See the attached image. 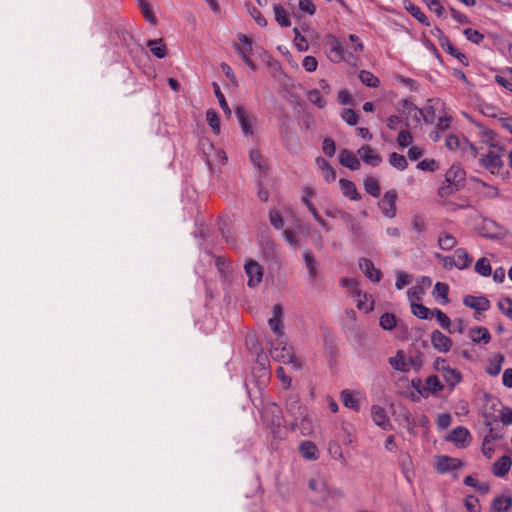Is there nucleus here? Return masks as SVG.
<instances>
[{
    "instance_id": "1",
    "label": "nucleus",
    "mask_w": 512,
    "mask_h": 512,
    "mask_svg": "<svg viewBox=\"0 0 512 512\" xmlns=\"http://www.w3.org/2000/svg\"><path fill=\"white\" fill-rule=\"evenodd\" d=\"M270 354L276 361L289 364L295 370H299L302 367L301 361L294 355L293 348L287 345L283 339H278L276 345H272Z\"/></svg>"
},
{
    "instance_id": "2",
    "label": "nucleus",
    "mask_w": 512,
    "mask_h": 512,
    "mask_svg": "<svg viewBox=\"0 0 512 512\" xmlns=\"http://www.w3.org/2000/svg\"><path fill=\"white\" fill-rule=\"evenodd\" d=\"M445 146L450 151L461 150L463 157L467 160H474L478 158V149L469 140L461 139L458 135L450 134L446 137Z\"/></svg>"
},
{
    "instance_id": "3",
    "label": "nucleus",
    "mask_w": 512,
    "mask_h": 512,
    "mask_svg": "<svg viewBox=\"0 0 512 512\" xmlns=\"http://www.w3.org/2000/svg\"><path fill=\"white\" fill-rule=\"evenodd\" d=\"M202 149L211 171H215L226 164L227 156L222 149L215 148L209 141L202 143Z\"/></svg>"
},
{
    "instance_id": "4",
    "label": "nucleus",
    "mask_w": 512,
    "mask_h": 512,
    "mask_svg": "<svg viewBox=\"0 0 512 512\" xmlns=\"http://www.w3.org/2000/svg\"><path fill=\"white\" fill-rule=\"evenodd\" d=\"M479 165L491 174H499L504 166L502 155L495 150L489 149L478 158Z\"/></svg>"
},
{
    "instance_id": "5",
    "label": "nucleus",
    "mask_w": 512,
    "mask_h": 512,
    "mask_svg": "<svg viewBox=\"0 0 512 512\" xmlns=\"http://www.w3.org/2000/svg\"><path fill=\"white\" fill-rule=\"evenodd\" d=\"M238 40L241 43L235 45V50L240 55L245 64L253 71L257 69L256 64L251 60V55L253 54V46L252 41L244 34L238 35Z\"/></svg>"
},
{
    "instance_id": "6",
    "label": "nucleus",
    "mask_w": 512,
    "mask_h": 512,
    "mask_svg": "<svg viewBox=\"0 0 512 512\" xmlns=\"http://www.w3.org/2000/svg\"><path fill=\"white\" fill-rule=\"evenodd\" d=\"M244 270L248 278V287H257L262 282L264 269L257 261L253 259L247 260L244 265Z\"/></svg>"
},
{
    "instance_id": "7",
    "label": "nucleus",
    "mask_w": 512,
    "mask_h": 512,
    "mask_svg": "<svg viewBox=\"0 0 512 512\" xmlns=\"http://www.w3.org/2000/svg\"><path fill=\"white\" fill-rule=\"evenodd\" d=\"M396 202H397V192L392 189L384 193L382 199L379 202V207L381 209L382 214L389 219H392L396 216Z\"/></svg>"
},
{
    "instance_id": "8",
    "label": "nucleus",
    "mask_w": 512,
    "mask_h": 512,
    "mask_svg": "<svg viewBox=\"0 0 512 512\" xmlns=\"http://www.w3.org/2000/svg\"><path fill=\"white\" fill-rule=\"evenodd\" d=\"M328 45H329L328 57L332 62L340 63L341 61L346 60V52L338 38H336L333 35H329L328 36ZM347 61L351 62L353 60L348 57Z\"/></svg>"
},
{
    "instance_id": "9",
    "label": "nucleus",
    "mask_w": 512,
    "mask_h": 512,
    "mask_svg": "<svg viewBox=\"0 0 512 512\" xmlns=\"http://www.w3.org/2000/svg\"><path fill=\"white\" fill-rule=\"evenodd\" d=\"M421 381L417 380V387ZM421 396L427 398L430 394H437L444 389V385L439 380L438 376L430 375L426 378L425 384L421 388H417Z\"/></svg>"
},
{
    "instance_id": "10",
    "label": "nucleus",
    "mask_w": 512,
    "mask_h": 512,
    "mask_svg": "<svg viewBox=\"0 0 512 512\" xmlns=\"http://www.w3.org/2000/svg\"><path fill=\"white\" fill-rule=\"evenodd\" d=\"M471 435L466 427L454 428L446 437V440L454 443L459 448H465L470 443Z\"/></svg>"
},
{
    "instance_id": "11",
    "label": "nucleus",
    "mask_w": 512,
    "mask_h": 512,
    "mask_svg": "<svg viewBox=\"0 0 512 512\" xmlns=\"http://www.w3.org/2000/svg\"><path fill=\"white\" fill-rule=\"evenodd\" d=\"M282 315L283 309L280 304H276L273 307V316L268 320V325L270 329L276 334V336L282 339L283 332V324H282Z\"/></svg>"
},
{
    "instance_id": "12",
    "label": "nucleus",
    "mask_w": 512,
    "mask_h": 512,
    "mask_svg": "<svg viewBox=\"0 0 512 512\" xmlns=\"http://www.w3.org/2000/svg\"><path fill=\"white\" fill-rule=\"evenodd\" d=\"M358 265L360 270L365 274V276L373 281L379 282L382 278V272L376 268L373 262L367 258H360L358 261Z\"/></svg>"
},
{
    "instance_id": "13",
    "label": "nucleus",
    "mask_w": 512,
    "mask_h": 512,
    "mask_svg": "<svg viewBox=\"0 0 512 512\" xmlns=\"http://www.w3.org/2000/svg\"><path fill=\"white\" fill-rule=\"evenodd\" d=\"M357 153L365 164L372 167H376L382 162L381 156L369 145L361 146Z\"/></svg>"
},
{
    "instance_id": "14",
    "label": "nucleus",
    "mask_w": 512,
    "mask_h": 512,
    "mask_svg": "<svg viewBox=\"0 0 512 512\" xmlns=\"http://www.w3.org/2000/svg\"><path fill=\"white\" fill-rule=\"evenodd\" d=\"M431 343L433 348L441 353L448 352L452 347V340L439 330L431 333Z\"/></svg>"
},
{
    "instance_id": "15",
    "label": "nucleus",
    "mask_w": 512,
    "mask_h": 512,
    "mask_svg": "<svg viewBox=\"0 0 512 512\" xmlns=\"http://www.w3.org/2000/svg\"><path fill=\"white\" fill-rule=\"evenodd\" d=\"M462 466V462L457 458L449 456H438L436 461V469L439 473H447L457 470Z\"/></svg>"
},
{
    "instance_id": "16",
    "label": "nucleus",
    "mask_w": 512,
    "mask_h": 512,
    "mask_svg": "<svg viewBox=\"0 0 512 512\" xmlns=\"http://www.w3.org/2000/svg\"><path fill=\"white\" fill-rule=\"evenodd\" d=\"M463 304L478 312L487 311L490 308V302L483 296L467 295L463 298Z\"/></svg>"
},
{
    "instance_id": "17",
    "label": "nucleus",
    "mask_w": 512,
    "mask_h": 512,
    "mask_svg": "<svg viewBox=\"0 0 512 512\" xmlns=\"http://www.w3.org/2000/svg\"><path fill=\"white\" fill-rule=\"evenodd\" d=\"M235 115L238 119V122L241 126L242 132L245 136H252L253 135V127H252V121L247 114V111L244 107L238 106L235 109Z\"/></svg>"
},
{
    "instance_id": "18",
    "label": "nucleus",
    "mask_w": 512,
    "mask_h": 512,
    "mask_svg": "<svg viewBox=\"0 0 512 512\" xmlns=\"http://www.w3.org/2000/svg\"><path fill=\"white\" fill-rule=\"evenodd\" d=\"M339 163L352 170V171H355V170H358L360 168V161L359 159L356 157V155L351 152L350 150L348 149H343L340 151L339 153Z\"/></svg>"
},
{
    "instance_id": "19",
    "label": "nucleus",
    "mask_w": 512,
    "mask_h": 512,
    "mask_svg": "<svg viewBox=\"0 0 512 512\" xmlns=\"http://www.w3.org/2000/svg\"><path fill=\"white\" fill-rule=\"evenodd\" d=\"M512 465V459L508 455L500 457L492 467L493 474L496 477H504L509 472Z\"/></svg>"
},
{
    "instance_id": "20",
    "label": "nucleus",
    "mask_w": 512,
    "mask_h": 512,
    "mask_svg": "<svg viewBox=\"0 0 512 512\" xmlns=\"http://www.w3.org/2000/svg\"><path fill=\"white\" fill-rule=\"evenodd\" d=\"M371 414L372 419L377 426L381 427L384 430L390 427V420L384 408L374 405L371 408Z\"/></svg>"
},
{
    "instance_id": "21",
    "label": "nucleus",
    "mask_w": 512,
    "mask_h": 512,
    "mask_svg": "<svg viewBox=\"0 0 512 512\" xmlns=\"http://www.w3.org/2000/svg\"><path fill=\"white\" fill-rule=\"evenodd\" d=\"M303 259L305 262L306 269L308 271V275L312 281H314L318 274V263L311 252V250L306 249L303 251Z\"/></svg>"
},
{
    "instance_id": "22",
    "label": "nucleus",
    "mask_w": 512,
    "mask_h": 512,
    "mask_svg": "<svg viewBox=\"0 0 512 512\" xmlns=\"http://www.w3.org/2000/svg\"><path fill=\"white\" fill-rule=\"evenodd\" d=\"M301 456L307 460H317L319 458V450L312 441H303L299 445Z\"/></svg>"
},
{
    "instance_id": "23",
    "label": "nucleus",
    "mask_w": 512,
    "mask_h": 512,
    "mask_svg": "<svg viewBox=\"0 0 512 512\" xmlns=\"http://www.w3.org/2000/svg\"><path fill=\"white\" fill-rule=\"evenodd\" d=\"M469 337L474 343L488 344L491 340V334L485 327H474L469 331Z\"/></svg>"
},
{
    "instance_id": "24",
    "label": "nucleus",
    "mask_w": 512,
    "mask_h": 512,
    "mask_svg": "<svg viewBox=\"0 0 512 512\" xmlns=\"http://www.w3.org/2000/svg\"><path fill=\"white\" fill-rule=\"evenodd\" d=\"M465 172L458 165H452L445 174V181L453 183L459 187L460 183L464 180Z\"/></svg>"
},
{
    "instance_id": "25",
    "label": "nucleus",
    "mask_w": 512,
    "mask_h": 512,
    "mask_svg": "<svg viewBox=\"0 0 512 512\" xmlns=\"http://www.w3.org/2000/svg\"><path fill=\"white\" fill-rule=\"evenodd\" d=\"M357 297V308L359 310L364 311L365 313H369L374 308V300L372 295L367 293H362L360 290L356 291Z\"/></svg>"
},
{
    "instance_id": "26",
    "label": "nucleus",
    "mask_w": 512,
    "mask_h": 512,
    "mask_svg": "<svg viewBox=\"0 0 512 512\" xmlns=\"http://www.w3.org/2000/svg\"><path fill=\"white\" fill-rule=\"evenodd\" d=\"M285 408H286L287 413L293 417L302 415V413L304 412L300 405L299 396L296 394H291L287 397L286 403H285Z\"/></svg>"
},
{
    "instance_id": "27",
    "label": "nucleus",
    "mask_w": 512,
    "mask_h": 512,
    "mask_svg": "<svg viewBox=\"0 0 512 512\" xmlns=\"http://www.w3.org/2000/svg\"><path fill=\"white\" fill-rule=\"evenodd\" d=\"M339 184L343 195L352 201L360 199V194L357 191L356 185L347 179H340Z\"/></svg>"
},
{
    "instance_id": "28",
    "label": "nucleus",
    "mask_w": 512,
    "mask_h": 512,
    "mask_svg": "<svg viewBox=\"0 0 512 512\" xmlns=\"http://www.w3.org/2000/svg\"><path fill=\"white\" fill-rule=\"evenodd\" d=\"M391 367L400 372L409 371V363L406 361L405 354L402 350H398L395 356L389 358Z\"/></svg>"
},
{
    "instance_id": "29",
    "label": "nucleus",
    "mask_w": 512,
    "mask_h": 512,
    "mask_svg": "<svg viewBox=\"0 0 512 512\" xmlns=\"http://www.w3.org/2000/svg\"><path fill=\"white\" fill-rule=\"evenodd\" d=\"M456 268L463 270L470 266L472 259L464 248H458L453 254Z\"/></svg>"
},
{
    "instance_id": "30",
    "label": "nucleus",
    "mask_w": 512,
    "mask_h": 512,
    "mask_svg": "<svg viewBox=\"0 0 512 512\" xmlns=\"http://www.w3.org/2000/svg\"><path fill=\"white\" fill-rule=\"evenodd\" d=\"M441 375L450 389H454L462 381L461 372L452 367L446 369V371L441 373Z\"/></svg>"
},
{
    "instance_id": "31",
    "label": "nucleus",
    "mask_w": 512,
    "mask_h": 512,
    "mask_svg": "<svg viewBox=\"0 0 512 512\" xmlns=\"http://www.w3.org/2000/svg\"><path fill=\"white\" fill-rule=\"evenodd\" d=\"M151 53L158 59H163L167 55V47L163 39H153L147 41Z\"/></svg>"
},
{
    "instance_id": "32",
    "label": "nucleus",
    "mask_w": 512,
    "mask_h": 512,
    "mask_svg": "<svg viewBox=\"0 0 512 512\" xmlns=\"http://www.w3.org/2000/svg\"><path fill=\"white\" fill-rule=\"evenodd\" d=\"M404 8L407 10V12L413 16L415 19H417L421 24L429 26L430 22L427 18V16L423 13V11L415 5L414 3L410 1H406L404 3Z\"/></svg>"
},
{
    "instance_id": "33",
    "label": "nucleus",
    "mask_w": 512,
    "mask_h": 512,
    "mask_svg": "<svg viewBox=\"0 0 512 512\" xmlns=\"http://www.w3.org/2000/svg\"><path fill=\"white\" fill-rule=\"evenodd\" d=\"M316 163L323 174V178L327 183L334 182L336 179V172L331 165L324 158H317Z\"/></svg>"
},
{
    "instance_id": "34",
    "label": "nucleus",
    "mask_w": 512,
    "mask_h": 512,
    "mask_svg": "<svg viewBox=\"0 0 512 512\" xmlns=\"http://www.w3.org/2000/svg\"><path fill=\"white\" fill-rule=\"evenodd\" d=\"M273 11H274L275 20L281 27H290L291 26L292 23H291L289 14L282 5L275 4L273 6Z\"/></svg>"
},
{
    "instance_id": "35",
    "label": "nucleus",
    "mask_w": 512,
    "mask_h": 512,
    "mask_svg": "<svg viewBox=\"0 0 512 512\" xmlns=\"http://www.w3.org/2000/svg\"><path fill=\"white\" fill-rule=\"evenodd\" d=\"M299 430L303 436H310L313 434V417L307 412L299 415Z\"/></svg>"
},
{
    "instance_id": "36",
    "label": "nucleus",
    "mask_w": 512,
    "mask_h": 512,
    "mask_svg": "<svg viewBox=\"0 0 512 512\" xmlns=\"http://www.w3.org/2000/svg\"><path fill=\"white\" fill-rule=\"evenodd\" d=\"M448 292L449 286L446 283L437 282L434 286L433 295L440 304L445 305L449 302Z\"/></svg>"
},
{
    "instance_id": "37",
    "label": "nucleus",
    "mask_w": 512,
    "mask_h": 512,
    "mask_svg": "<svg viewBox=\"0 0 512 512\" xmlns=\"http://www.w3.org/2000/svg\"><path fill=\"white\" fill-rule=\"evenodd\" d=\"M504 362V356L502 354H497L494 358L490 359L485 371L490 376H497L502 369V364Z\"/></svg>"
},
{
    "instance_id": "38",
    "label": "nucleus",
    "mask_w": 512,
    "mask_h": 512,
    "mask_svg": "<svg viewBox=\"0 0 512 512\" xmlns=\"http://www.w3.org/2000/svg\"><path fill=\"white\" fill-rule=\"evenodd\" d=\"M365 191L370 194L374 198H378L380 196L381 190L379 186V182L375 177L367 176L363 181Z\"/></svg>"
},
{
    "instance_id": "39",
    "label": "nucleus",
    "mask_w": 512,
    "mask_h": 512,
    "mask_svg": "<svg viewBox=\"0 0 512 512\" xmlns=\"http://www.w3.org/2000/svg\"><path fill=\"white\" fill-rule=\"evenodd\" d=\"M492 507L497 512H507L512 507L510 496H498L494 499Z\"/></svg>"
},
{
    "instance_id": "40",
    "label": "nucleus",
    "mask_w": 512,
    "mask_h": 512,
    "mask_svg": "<svg viewBox=\"0 0 512 512\" xmlns=\"http://www.w3.org/2000/svg\"><path fill=\"white\" fill-rule=\"evenodd\" d=\"M457 244L456 238L448 233H440L438 237V245L442 250L449 251L452 250Z\"/></svg>"
},
{
    "instance_id": "41",
    "label": "nucleus",
    "mask_w": 512,
    "mask_h": 512,
    "mask_svg": "<svg viewBox=\"0 0 512 512\" xmlns=\"http://www.w3.org/2000/svg\"><path fill=\"white\" fill-rule=\"evenodd\" d=\"M474 270L476 273L483 277H488L492 274L490 261L485 257H482L477 260L474 266Z\"/></svg>"
},
{
    "instance_id": "42",
    "label": "nucleus",
    "mask_w": 512,
    "mask_h": 512,
    "mask_svg": "<svg viewBox=\"0 0 512 512\" xmlns=\"http://www.w3.org/2000/svg\"><path fill=\"white\" fill-rule=\"evenodd\" d=\"M341 400L345 407L350 408L354 411L359 410V401L355 398L351 391L343 390L341 392Z\"/></svg>"
},
{
    "instance_id": "43",
    "label": "nucleus",
    "mask_w": 512,
    "mask_h": 512,
    "mask_svg": "<svg viewBox=\"0 0 512 512\" xmlns=\"http://www.w3.org/2000/svg\"><path fill=\"white\" fill-rule=\"evenodd\" d=\"M410 307H411L412 314L419 319L426 320V319H430L433 316L432 310L428 309L423 304H420V303L413 304L412 303V305Z\"/></svg>"
},
{
    "instance_id": "44",
    "label": "nucleus",
    "mask_w": 512,
    "mask_h": 512,
    "mask_svg": "<svg viewBox=\"0 0 512 512\" xmlns=\"http://www.w3.org/2000/svg\"><path fill=\"white\" fill-rule=\"evenodd\" d=\"M389 163L391 166L396 168L397 170L403 171L407 168L408 162L405 156L398 154L396 152H392L389 155Z\"/></svg>"
},
{
    "instance_id": "45",
    "label": "nucleus",
    "mask_w": 512,
    "mask_h": 512,
    "mask_svg": "<svg viewBox=\"0 0 512 512\" xmlns=\"http://www.w3.org/2000/svg\"><path fill=\"white\" fill-rule=\"evenodd\" d=\"M379 324L384 330H392L397 325L396 316L393 313H384L380 317Z\"/></svg>"
},
{
    "instance_id": "46",
    "label": "nucleus",
    "mask_w": 512,
    "mask_h": 512,
    "mask_svg": "<svg viewBox=\"0 0 512 512\" xmlns=\"http://www.w3.org/2000/svg\"><path fill=\"white\" fill-rule=\"evenodd\" d=\"M360 81L368 87H378L380 84L379 79L371 72L362 70L359 74Z\"/></svg>"
},
{
    "instance_id": "47",
    "label": "nucleus",
    "mask_w": 512,
    "mask_h": 512,
    "mask_svg": "<svg viewBox=\"0 0 512 512\" xmlns=\"http://www.w3.org/2000/svg\"><path fill=\"white\" fill-rule=\"evenodd\" d=\"M138 5H139L141 12L143 13L146 21L152 25H155L157 23V20L153 14L150 4L148 2H146L145 0H138Z\"/></svg>"
},
{
    "instance_id": "48",
    "label": "nucleus",
    "mask_w": 512,
    "mask_h": 512,
    "mask_svg": "<svg viewBox=\"0 0 512 512\" xmlns=\"http://www.w3.org/2000/svg\"><path fill=\"white\" fill-rule=\"evenodd\" d=\"M349 39H350V41L355 43V45H354L352 51H350L348 53V57L351 58L353 61H356V60H358L359 53H361L363 51L364 45L361 42V40L359 39V37L354 34H350Z\"/></svg>"
},
{
    "instance_id": "49",
    "label": "nucleus",
    "mask_w": 512,
    "mask_h": 512,
    "mask_svg": "<svg viewBox=\"0 0 512 512\" xmlns=\"http://www.w3.org/2000/svg\"><path fill=\"white\" fill-rule=\"evenodd\" d=\"M425 292L423 291V287L413 286L407 290V297L410 302V306L418 303L422 300Z\"/></svg>"
},
{
    "instance_id": "50",
    "label": "nucleus",
    "mask_w": 512,
    "mask_h": 512,
    "mask_svg": "<svg viewBox=\"0 0 512 512\" xmlns=\"http://www.w3.org/2000/svg\"><path fill=\"white\" fill-rule=\"evenodd\" d=\"M246 7H247V11L250 14V16L255 20V22L259 26H261V27H266L267 26L266 18L263 16V14L256 7H254L250 3L246 4Z\"/></svg>"
},
{
    "instance_id": "51",
    "label": "nucleus",
    "mask_w": 512,
    "mask_h": 512,
    "mask_svg": "<svg viewBox=\"0 0 512 512\" xmlns=\"http://www.w3.org/2000/svg\"><path fill=\"white\" fill-rule=\"evenodd\" d=\"M206 120L215 134L220 133V123L217 113L210 109L206 112Z\"/></svg>"
},
{
    "instance_id": "52",
    "label": "nucleus",
    "mask_w": 512,
    "mask_h": 512,
    "mask_svg": "<svg viewBox=\"0 0 512 512\" xmlns=\"http://www.w3.org/2000/svg\"><path fill=\"white\" fill-rule=\"evenodd\" d=\"M463 34L465 35L466 39L474 44H480L483 39L484 35L480 33L478 30H474L472 28H466L463 31Z\"/></svg>"
},
{
    "instance_id": "53",
    "label": "nucleus",
    "mask_w": 512,
    "mask_h": 512,
    "mask_svg": "<svg viewBox=\"0 0 512 512\" xmlns=\"http://www.w3.org/2000/svg\"><path fill=\"white\" fill-rule=\"evenodd\" d=\"M307 99L318 108H323L325 106V101L323 100L320 91L317 89L309 90L307 93Z\"/></svg>"
},
{
    "instance_id": "54",
    "label": "nucleus",
    "mask_w": 512,
    "mask_h": 512,
    "mask_svg": "<svg viewBox=\"0 0 512 512\" xmlns=\"http://www.w3.org/2000/svg\"><path fill=\"white\" fill-rule=\"evenodd\" d=\"M481 112L486 117H491V118H496V119H499L500 116L503 114V112L499 108H497L491 104L481 105Z\"/></svg>"
},
{
    "instance_id": "55",
    "label": "nucleus",
    "mask_w": 512,
    "mask_h": 512,
    "mask_svg": "<svg viewBox=\"0 0 512 512\" xmlns=\"http://www.w3.org/2000/svg\"><path fill=\"white\" fill-rule=\"evenodd\" d=\"M432 314L436 317L437 321L439 322L440 326L443 329L449 330L450 325H451V320L444 312H442L438 308H435L432 310Z\"/></svg>"
},
{
    "instance_id": "56",
    "label": "nucleus",
    "mask_w": 512,
    "mask_h": 512,
    "mask_svg": "<svg viewBox=\"0 0 512 512\" xmlns=\"http://www.w3.org/2000/svg\"><path fill=\"white\" fill-rule=\"evenodd\" d=\"M294 33H295L294 44H295L297 50L299 52L307 51L309 49V45L306 41V38L303 35H301L298 28H294Z\"/></svg>"
},
{
    "instance_id": "57",
    "label": "nucleus",
    "mask_w": 512,
    "mask_h": 512,
    "mask_svg": "<svg viewBox=\"0 0 512 512\" xmlns=\"http://www.w3.org/2000/svg\"><path fill=\"white\" fill-rule=\"evenodd\" d=\"M213 86H214L215 96L217 97V99L219 101L220 107L222 108V110L224 111V113L226 115H230L231 114V110H230V108L228 106V103H227V101L225 99L224 94L221 92L219 86L216 83H214Z\"/></svg>"
},
{
    "instance_id": "58",
    "label": "nucleus",
    "mask_w": 512,
    "mask_h": 512,
    "mask_svg": "<svg viewBox=\"0 0 512 512\" xmlns=\"http://www.w3.org/2000/svg\"><path fill=\"white\" fill-rule=\"evenodd\" d=\"M341 118L350 126H354L358 122V115L356 114V112L348 108L343 109V111L341 112Z\"/></svg>"
},
{
    "instance_id": "59",
    "label": "nucleus",
    "mask_w": 512,
    "mask_h": 512,
    "mask_svg": "<svg viewBox=\"0 0 512 512\" xmlns=\"http://www.w3.org/2000/svg\"><path fill=\"white\" fill-rule=\"evenodd\" d=\"M410 282H411V276L408 275L406 272H403V271L396 272L395 287L398 290L403 289L406 285L410 284Z\"/></svg>"
},
{
    "instance_id": "60",
    "label": "nucleus",
    "mask_w": 512,
    "mask_h": 512,
    "mask_svg": "<svg viewBox=\"0 0 512 512\" xmlns=\"http://www.w3.org/2000/svg\"><path fill=\"white\" fill-rule=\"evenodd\" d=\"M249 157H250L252 164L259 170H262L266 167L265 161L259 151H257V150L250 151Z\"/></svg>"
},
{
    "instance_id": "61",
    "label": "nucleus",
    "mask_w": 512,
    "mask_h": 512,
    "mask_svg": "<svg viewBox=\"0 0 512 512\" xmlns=\"http://www.w3.org/2000/svg\"><path fill=\"white\" fill-rule=\"evenodd\" d=\"M276 375L280 380L283 389L288 390L291 387L292 380L289 376L285 374L283 367L279 366L276 369Z\"/></svg>"
},
{
    "instance_id": "62",
    "label": "nucleus",
    "mask_w": 512,
    "mask_h": 512,
    "mask_svg": "<svg viewBox=\"0 0 512 512\" xmlns=\"http://www.w3.org/2000/svg\"><path fill=\"white\" fill-rule=\"evenodd\" d=\"M412 142V136L409 131L402 130L397 137L398 146L401 148L408 147Z\"/></svg>"
},
{
    "instance_id": "63",
    "label": "nucleus",
    "mask_w": 512,
    "mask_h": 512,
    "mask_svg": "<svg viewBox=\"0 0 512 512\" xmlns=\"http://www.w3.org/2000/svg\"><path fill=\"white\" fill-rule=\"evenodd\" d=\"M302 66L305 71L311 73L316 71L318 67V61L314 56H305L302 61Z\"/></svg>"
},
{
    "instance_id": "64",
    "label": "nucleus",
    "mask_w": 512,
    "mask_h": 512,
    "mask_svg": "<svg viewBox=\"0 0 512 512\" xmlns=\"http://www.w3.org/2000/svg\"><path fill=\"white\" fill-rule=\"evenodd\" d=\"M498 307L501 312L512 320V300L505 298L498 303Z\"/></svg>"
}]
</instances>
